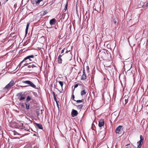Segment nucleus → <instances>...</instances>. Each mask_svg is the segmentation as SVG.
Returning <instances> with one entry per match:
<instances>
[{
    "label": "nucleus",
    "mask_w": 148,
    "mask_h": 148,
    "mask_svg": "<svg viewBox=\"0 0 148 148\" xmlns=\"http://www.w3.org/2000/svg\"><path fill=\"white\" fill-rule=\"evenodd\" d=\"M76 106L78 109L81 110L82 108L83 105V104H81L77 106Z\"/></svg>",
    "instance_id": "13"
},
{
    "label": "nucleus",
    "mask_w": 148,
    "mask_h": 148,
    "mask_svg": "<svg viewBox=\"0 0 148 148\" xmlns=\"http://www.w3.org/2000/svg\"><path fill=\"white\" fill-rule=\"evenodd\" d=\"M22 82L28 85H29L32 87L36 88V86L31 81L29 80L23 81Z\"/></svg>",
    "instance_id": "2"
},
{
    "label": "nucleus",
    "mask_w": 148,
    "mask_h": 148,
    "mask_svg": "<svg viewBox=\"0 0 148 148\" xmlns=\"http://www.w3.org/2000/svg\"><path fill=\"white\" fill-rule=\"evenodd\" d=\"M48 13L47 11L46 10L43 12V15H44L47 14Z\"/></svg>",
    "instance_id": "25"
},
{
    "label": "nucleus",
    "mask_w": 148,
    "mask_h": 148,
    "mask_svg": "<svg viewBox=\"0 0 148 148\" xmlns=\"http://www.w3.org/2000/svg\"><path fill=\"white\" fill-rule=\"evenodd\" d=\"M140 140L137 143L138 145L137 147V148H140L141 147L144 140V138L142 135H140Z\"/></svg>",
    "instance_id": "3"
},
{
    "label": "nucleus",
    "mask_w": 148,
    "mask_h": 148,
    "mask_svg": "<svg viewBox=\"0 0 148 148\" xmlns=\"http://www.w3.org/2000/svg\"><path fill=\"white\" fill-rule=\"evenodd\" d=\"M86 70L87 72L89 73V68L88 66H87L86 67Z\"/></svg>",
    "instance_id": "24"
},
{
    "label": "nucleus",
    "mask_w": 148,
    "mask_h": 148,
    "mask_svg": "<svg viewBox=\"0 0 148 148\" xmlns=\"http://www.w3.org/2000/svg\"><path fill=\"white\" fill-rule=\"evenodd\" d=\"M84 101L83 99H82L81 100H77V101H76L77 102V103H80V102H83V101Z\"/></svg>",
    "instance_id": "26"
},
{
    "label": "nucleus",
    "mask_w": 148,
    "mask_h": 148,
    "mask_svg": "<svg viewBox=\"0 0 148 148\" xmlns=\"http://www.w3.org/2000/svg\"><path fill=\"white\" fill-rule=\"evenodd\" d=\"M23 62H24V61H23V60L22 61H21L20 62V63L18 65V66L17 67V69L18 68H19V69L20 68L21 66V65L23 63Z\"/></svg>",
    "instance_id": "20"
},
{
    "label": "nucleus",
    "mask_w": 148,
    "mask_h": 148,
    "mask_svg": "<svg viewBox=\"0 0 148 148\" xmlns=\"http://www.w3.org/2000/svg\"><path fill=\"white\" fill-rule=\"evenodd\" d=\"M25 98V95H23L20 97V98L19 99V100L21 101L22 100H24Z\"/></svg>",
    "instance_id": "11"
},
{
    "label": "nucleus",
    "mask_w": 148,
    "mask_h": 148,
    "mask_svg": "<svg viewBox=\"0 0 148 148\" xmlns=\"http://www.w3.org/2000/svg\"><path fill=\"white\" fill-rule=\"evenodd\" d=\"M22 106H24V105H22Z\"/></svg>",
    "instance_id": "45"
},
{
    "label": "nucleus",
    "mask_w": 148,
    "mask_h": 148,
    "mask_svg": "<svg viewBox=\"0 0 148 148\" xmlns=\"http://www.w3.org/2000/svg\"><path fill=\"white\" fill-rule=\"evenodd\" d=\"M28 65V64L27 63H26V64H25L24 65V66H27Z\"/></svg>",
    "instance_id": "37"
},
{
    "label": "nucleus",
    "mask_w": 148,
    "mask_h": 148,
    "mask_svg": "<svg viewBox=\"0 0 148 148\" xmlns=\"http://www.w3.org/2000/svg\"><path fill=\"white\" fill-rule=\"evenodd\" d=\"M15 84V82L13 80H12L10 83L8 84L6 86L4 87L3 90L4 91L8 90L12 87Z\"/></svg>",
    "instance_id": "1"
},
{
    "label": "nucleus",
    "mask_w": 148,
    "mask_h": 148,
    "mask_svg": "<svg viewBox=\"0 0 148 148\" xmlns=\"http://www.w3.org/2000/svg\"><path fill=\"white\" fill-rule=\"evenodd\" d=\"M25 104H26V108L27 109H29V106H30L29 104V103H28L27 102H26L25 103Z\"/></svg>",
    "instance_id": "18"
},
{
    "label": "nucleus",
    "mask_w": 148,
    "mask_h": 148,
    "mask_svg": "<svg viewBox=\"0 0 148 148\" xmlns=\"http://www.w3.org/2000/svg\"><path fill=\"white\" fill-rule=\"evenodd\" d=\"M83 75H86L85 74V70H84V68H83Z\"/></svg>",
    "instance_id": "29"
},
{
    "label": "nucleus",
    "mask_w": 148,
    "mask_h": 148,
    "mask_svg": "<svg viewBox=\"0 0 148 148\" xmlns=\"http://www.w3.org/2000/svg\"><path fill=\"white\" fill-rule=\"evenodd\" d=\"M127 97H125V104H127V103L128 102V98Z\"/></svg>",
    "instance_id": "22"
},
{
    "label": "nucleus",
    "mask_w": 148,
    "mask_h": 148,
    "mask_svg": "<svg viewBox=\"0 0 148 148\" xmlns=\"http://www.w3.org/2000/svg\"><path fill=\"white\" fill-rule=\"evenodd\" d=\"M63 54H62V55H60L58 58V63L59 64H61L62 62V59L61 58V57L63 55Z\"/></svg>",
    "instance_id": "8"
},
{
    "label": "nucleus",
    "mask_w": 148,
    "mask_h": 148,
    "mask_svg": "<svg viewBox=\"0 0 148 148\" xmlns=\"http://www.w3.org/2000/svg\"><path fill=\"white\" fill-rule=\"evenodd\" d=\"M34 56L33 55H31L25 57L24 59L23 60L24 62L26 61V62H27L28 61V60H29L30 61H32V58H34Z\"/></svg>",
    "instance_id": "4"
},
{
    "label": "nucleus",
    "mask_w": 148,
    "mask_h": 148,
    "mask_svg": "<svg viewBox=\"0 0 148 148\" xmlns=\"http://www.w3.org/2000/svg\"><path fill=\"white\" fill-rule=\"evenodd\" d=\"M117 19H114L113 20V22L115 24H116L117 23Z\"/></svg>",
    "instance_id": "27"
},
{
    "label": "nucleus",
    "mask_w": 148,
    "mask_h": 148,
    "mask_svg": "<svg viewBox=\"0 0 148 148\" xmlns=\"http://www.w3.org/2000/svg\"><path fill=\"white\" fill-rule=\"evenodd\" d=\"M23 94L22 92H20L19 93H17L16 95V97H18V98H19L20 97H21L23 95V94Z\"/></svg>",
    "instance_id": "16"
},
{
    "label": "nucleus",
    "mask_w": 148,
    "mask_h": 148,
    "mask_svg": "<svg viewBox=\"0 0 148 148\" xmlns=\"http://www.w3.org/2000/svg\"><path fill=\"white\" fill-rule=\"evenodd\" d=\"M52 93H53V97H56L55 92H52Z\"/></svg>",
    "instance_id": "35"
},
{
    "label": "nucleus",
    "mask_w": 148,
    "mask_h": 148,
    "mask_svg": "<svg viewBox=\"0 0 148 148\" xmlns=\"http://www.w3.org/2000/svg\"><path fill=\"white\" fill-rule=\"evenodd\" d=\"M58 83H59V84L60 85V86H61L62 88L63 87V82L62 81H58Z\"/></svg>",
    "instance_id": "19"
},
{
    "label": "nucleus",
    "mask_w": 148,
    "mask_h": 148,
    "mask_svg": "<svg viewBox=\"0 0 148 148\" xmlns=\"http://www.w3.org/2000/svg\"><path fill=\"white\" fill-rule=\"evenodd\" d=\"M20 129H21V130H26V129H25V128H21Z\"/></svg>",
    "instance_id": "34"
},
{
    "label": "nucleus",
    "mask_w": 148,
    "mask_h": 148,
    "mask_svg": "<svg viewBox=\"0 0 148 148\" xmlns=\"http://www.w3.org/2000/svg\"><path fill=\"white\" fill-rule=\"evenodd\" d=\"M72 99L74 101H75V100L74 99L75 97L74 95L73 94L72 96Z\"/></svg>",
    "instance_id": "30"
},
{
    "label": "nucleus",
    "mask_w": 148,
    "mask_h": 148,
    "mask_svg": "<svg viewBox=\"0 0 148 148\" xmlns=\"http://www.w3.org/2000/svg\"><path fill=\"white\" fill-rule=\"evenodd\" d=\"M68 52V51H66V53H67Z\"/></svg>",
    "instance_id": "43"
},
{
    "label": "nucleus",
    "mask_w": 148,
    "mask_h": 148,
    "mask_svg": "<svg viewBox=\"0 0 148 148\" xmlns=\"http://www.w3.org/2000/svg\"><path fill=\"white\" fill-rule=\"evenodd\" d=\"M53 98H54L55 101H57V98H56V97H53Z\"/></svg>",
    "instance_id": "36"
},
{
    "label": "nucleus",
    "mask_w": 148,
    "mask_h": 148,
    "mask_svg": "<svg viewBox=\"0 0 148 148\" xmlns=\"http://www.w3.org/2000/svg\"><path fill=\"white\" fill-rule=\"evenodd\" d=\"M27 67L29 68H32L31 63H29V65Z\"/></svg>",
    "instance_id": "31"
},
{
    "label": "nucleus",
    "mask_w": 148,
    "mask_h": 148,
    "mask_svg": "<svg viewBox=\"0 0 148 148\" xmlns=\"http://www.w3.org/2000/svg\"><path fill=\"white\" fill-rule=\"evenodd\" d=\"M64 49H65L64 48L63 49L62 51H61V54L60 55H61L62 53H64Z\"/></svg>",
    "instance_id": "32"
},
{
    "label": "nucleus",
    "mask_w": 148,
    "mask_h": 148,
    "mask_svg": "<svg viewBox=\"0 0 148 148\" xmlns=\"http://www.w3.org/2000/svg\"><path fill=\"white\" fill-rule=\"evenodd\" d=\"M24 148H30L29 147H25Z\"/></svg>",
    "instance_id": "40"
},
{
    "label": "nucleus",
    "mask_w": 148,
    "mask_h": 148,
    "mask_svg": "<svg viewBox=\"0 0 148 148\" xmlns=\"http://www.w3.org/2000/svg\"><path fill=\"white\" fill-rule=\"evenodd\" d=\"M86 92L85 90H83L81 92V95L82 96L85 95L86 93Z\"/></svg>",
    "instance_id": "17"
},
{
    "label": "nucleus",
    "mask_w": 148,
    "mask_h": 148,
    "mask_svg": "<svg viewBox=\"0 0 148 148\" xmlns=\"http://www.w3.org/2000/svg\"><path fill=\"white\" fill-rule=\"evenodd\" d=\"M35 124L36 125V126L38 127L39 129H41V130L43 129L42 125L41 124H39V123H36Z\"/></svg>",
    "instance_id": "10"
},
{
    "label": "nucleus",
    "mask_w": 148,
    "mask_h": 148,
    "mask_svg": "<svg viewBox=\"0 0 148 148\" xmlns=\"http://www.w3.org/2000/svg\"><path fill=\"white\" fill-rule=\"evenodd\" d=\"M122 127V126L120 125L118 127H117L116 130V133L120 134L121 129Z\"/></svg>",
    "instance_id": "7"
},
{
    "label": "nucleus",
    "mask_w": 148,
    "mask_h": 148,
    "mask_svg": "<svg viewBox=\"0 0 148 148\" xmlns=\"http://www.w3.org/2000/svg\"><path fill=\"white\" fill-rule=\"evenodd\" d=\"M56 104H57V106L58 108H59V104H58V103H56Z\"/></svg>",
    "instance_id": "41"
},
{
    "label": "nucleus",
    "mask_w": 148,
    "mask_h": 148,
    "mask_svg": "<svg viewBox=\"0 0 148 148\" xmlns=\"http://www.w3.org/2000/svg\"><path fill=\"white\" fill-rule=\"evenodd\" d=\"M78 84H76L75 85V86H74V88H76L77 87V86H78Z\"/></svg>",
    "instance_id": "33"
},
{
    "label": "nucleus",
    "mask_w": 148,
    "mask_h": 148,
    "mask_svg": "<svg viewBox=\"0 0 148 148\" xmlns=\"http://www.w3.org/2000/svg\"><path fill=\"white\" fill-rule=\"evenodd\" d=\"M104 124V121L103 119H101L100 120L99 123V126L100 127L103 126Z\"/></svg>",
    "instance_id": "9"
},
{
    "label": "nucleus",
    "mask_w": 148,
    "mask_h": 148,
    "mask_svg": "<svg viewBox=\"0 0 148 148\" xmlns=\"http://www.w3.org/2000/svg\"><path fill=\"white\" fill-rule=\"evenodd\" d=\"M71 114L73 117H74L77 115L78 114V113L77 110L73 109L72 110Z\"/></svg>",
    "instance_id": "5"
},
{
    "label": "nucleus",
    "mask_w": 148,
    "mask_h": 148,
    "mask_svg": "<svg viewBox=\"0 0 148 148\" xmlns=\"http://www.w3.org/2000/svg\"><path fill=\"white\" fill-rule=\"evenodd\" d=\"M32 98V96H31L28 95L27 98V99H26V101H27V102L29 101Z\"/></svg>",
    "instance_id": "14"
},
{
    "label": "nucleus",
    "mask_w": 148,
    "mask_h": 148,
    "mask_svg": "<svg viewBox=\"0 0 148 148\" xmlns=\"http://www.w3.org/2000/svg\"><path fill=\"white\" fill-rule=\"evenodd\" d=\"M56 22V20L53 18L50 21L49 23L51 25H55Z\"/></svg>",
    "instance_id": "6"
},
{
    "label": "nucleus",
    "mask_w": 148,
    "mask_h": 148,
    "mask_svg": "<svg viewBox=\"0 0 148 148\" xmlns=\"http://www.w3.org/2000/svg\"><path fill=\"white\" fill-rule=\"evenodd\" d=\"M31 66H32V68H33L34 67H36V66H35L34 64H33L32 63H31Z\"/></svg>",
    "instance_id": "28"
},
{
    "label": "nucleus",
    "mask_w": 148,
    "mask_h": 148,
    "mask_svg": "<svg viewBox=\"0 0 148 148\" xmlns=\"http://www.w3.org/2000/svg\"><path fill=\"white\" fill-rule=\"evenodd\" d=\"M56 103H58V101H56Z\"/></svg>",
    "instance_id": "42"
},
{
    "label": "nucleus",
    "mask_w": 148,
    "mask_h": 148,
    "mask_svg": "<svg viewBox=\"0 0 148 148\" xmlns=\"http://www.w3.org/2000/svg\"><path fill=\"white\" fill-rule=\"evenodd\" d=\"M70 56L71 57V58L70 59H69V60H71V55L70 54Z\"/></svg>",
    "instance_id": "38"
},
{
    "label": "nucleus",
    "mask_w": 148,
    "mask_h": 148,
    "mask_svg": "<svg viewBox=\"0 0 148 148\" xmlns=\"http://www.w3.org/2000/svg\"><path fill=\"white\" fill-rule=\"evenodd\" d=\"M130 145V144H128L127 145V146H128V145Z\"/></svg>",
    "instance_id": "44"
},
{
    "label": "nucleus",
    "mask_w": 148,
    "mask_h": 148,
    "mask_svg": "<svg viewBox=\"0 0 148 148\" xmlns=\"http://www.w3.org/2000/svg\"><path fill=\"white\" fill-rule=\"evenodd\" d=\"M67 6H68V3H67L66 4V5L65 6V8H64V12H65L66 10V9H67Z\"/></svg>",
    "instance_id": "23"
},
{
    "label": "nucleus",
    "mask_w": 148,
    "mask_h": 148,
    "mask_svg": "<svg viewBox=\"0 0 148 148\" xmlns=\"http://www.w3.org/2000/svg\"><path fill=\"white\" fill-rule=\"evenodd\" d=\"M148 5V2H147L146 3V6H147Z\"/></svg>",
    "instance_id": "39"
},
{
    "label": "nucleus",
    "mask_w": 148,
    "mask_h": 148,
    "mask_svg": "<svg viewBox=\"0 0 148 148\" xmlns=\"http://www.w3.org/2000/svg\"><path fill=\"white\" fill-rule=\"evenodd\" d=\"M29 23H27L26 25V28L25 29V34H26L27 33L28 30L29 28Z\"/></svg>",
    "instance_id": "12"
},
{
    "label": "nucleus",
    "mask_w": 148,
    "mask_h": 148,
    "mask_svg": "<svg viewBox=\"0 0 148 148\" xmlns=\"http://www.w3.org/2000/svg\"><path fill=\"white\" fill-rule=\"evenodd\" d=\"M86 75H83L82 76L81 79L82 80H85L86 79Z\"/></svg>",
    "instance_id": "15"
},
{
    "label": "nucleus",
    "mask_w": 148,
    "mask_h": 148,
    "mask_svg": "<svg viewBox=\"0 0 148 148\" xmlns=\"http://www.w3.org/2000/svg\"><path fill=\"white\" fill-rule=\"evenodd\" d=\"M42 0H36V3L37 5L39 4L40 3L41 1Z\"/></svg>",
    "instance_id": "21"
}]
</instances>
